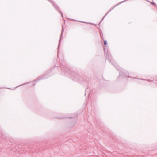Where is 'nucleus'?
<instances>
[{
	"label": "nucleus",
	"instance_id": "9d476101",
	"mask_svg": "<svg viewBox=\"0 0 157 157\" xmlns=\"http://www.w3.org/2000/svg\"><path fill=\"white\" fill-rule=\"evenodd\" d=\"M151 4H152V5H156V4L155 3L153 2H152V3H151Z\"/></svg>",
	"mask_w": 157,
	"mask_h": 157
},
{
	"label": "nucleus",
	"instance_id": "20e7f679",
	"mask_svg": "<svg viewBox=\"0 0 157 157\" xmlns=\"http://www.w3.org/2000/svg\"><path fill=\"white\" fill-rule=\"evenodd\" d=\"M63 25L62 26V32L61 33V35H60V40H59V44H58V52H59V48H60V45L61 44V38H62V36L63 35V32H64V30L63 29Z\"/></svg>",
	"mask_w": 157,
	"mask_h": 157
},
{
	"label": "nucleus",
	"instance_id": "0eeeda50",
	"mask_svg": "<svg viewBox=\"0 0 157 157\" xmlns=\"http://www.w3.org/2000/svg\"><path fill=\"white\" fill-rule=\"evenodd\" d=\"M45 76V75L44 74L43 75V76L41 77H39L38 78H37V79L36 80H40L41 79H44L45 78L44 77V76Z\"/></svg>",
	"mask_w": 157,
	"mask_h": 157
},
{
	"label": "nucleus",
	"instance_id": "f3484780",
	"mask_svg": "<svg viewBox=\"0 0 157 157\" xmlns=\"http://www.w3.org/2000/svg\"><path fill=\"white\" fill-rule=\"evenodd\" d=\"M82 22H83V23H85L84 22H83V21H82Z\"/></svg>",
	"mask_w": 157,
	"mask_h": 157
},
{
	"label": "nucleus",
	"instance_id": "f03ea898",
	"mask_svg": "<svg viewBox=\"0 0 157 157\" xmlns=\"http://www.w3.org/2000/svg\"><path fill=\"white\" fill-rule=\"evenodd\" d=\"M104 50L105 52V55L106 56V58L107 59H108V61L113 65L114 66H115V63H113V60L112 59V57L110 54L108 52H106L105 50V48H104Z\"/></svg>",
	"mask_w": 157,
	"mask_h": 157
},
{
	"label": "nucleus",
	"instance_id": "6e6552de",
	"mask_svg": "<svg viewBox=\"0 0 157 157\" xmlns=\"http://www.w3.org/2000/svg\"><path fill=\"white\" fill-rule=\"evenodd\" d=\"M74 119L75 120V123H74V124H76V123H77V115H76V117L75 118H74Z\"/></svg>",
	"mask_w": 157,
	"mask_h": 157
},
{
	"label": "nucleus",
	"instance_id": "9b49d317",
	"mask_svg": "<svg viewBox=\"0 0 157 157\" xmlns=\"http://www.w3.org/2000/svg\"><path fill=\"white\" fill-rule=\"evenodd\" d=\"M73 118V117H68V118Z\"/></svg>",
	"mask_w": 157,
	"mask_h": 157
},
{
	"label": "nucleus",
	"instance_id": "ddd939ff",
	"mask_svg": "<svg viewBox=\"0 0 157 157\" xmlns=\"http://www.w3.org/2000/svg\"><path fill=\"white\" fill-rule=\"evenodd\" d=\"M88 23V24H91V23Z\"/></svg>",
	"mask_w": 157,
	"mask_h": 157
},
{
	"label": "nucleus",
	"instance_id": "4468645a",
	"mask_svg": "<svg viewBox=\"0 0 157 157\" xmlns=\"http://www.w3.org/2000/svg\"><path fill=\"white\" fill-rule=\"evenodd\" d=\"M87 89H86V90L85 92H86V91H87Z\"/></svg>",
	"mask_w": 157,
	"mask_h": 157
},
{
	"label": "nucleus",
	"instance_id": "dca6fc26",
	"mask_svg": "<svg viewBox=\"0 0 157 157\" xmlns=\"http://www.w3.org/2000/svg\"><path fill=\"white\" fill-rule=\"evenodd\" d=\"M86 93H85V96H86Z\"/></svg>",
	"mask_w": 157,
	"mask_h": 157
},
{
	"label": "nucleus",
	"instance_id": "423d86ee",
	"mask_svg": "<svg viewBox=\"0 0 157 157\" xmlns=\"http://www.w3.org/2000/svg\"><path fill=\"white\" fill-rule=\"evenodd\" d=\"M121 76H123L124 77H127V75H125L124 74V73L123 72H119V76H118V78H119Z\"/></svg>",
	"mask_w": 157,
	"mask_h": 157
},
{
	"label": "nucleus",
	"instance_id": "f8f14e48",
	"mask_svg": "<svg viewBox=\"0 0 157 157\" xmlns=\"http://www.w3.org/2000/svg\"><path fill=\"white\" fill-rule=\"evenodd\" d=\"M102 38H103V36H101V39H102Z\"/></svg>",
	"mask_w": 157,
	"mask_h": 157
},
{
	"label": "nucleus",
	"instance_id": "1a4fd4ad",
	"mask_svg": "<svg viewBox=\"0 0 157 157\" xmlns=\"http://www.w3.org/2000/svg\"><path fill=\"white\" fill-rule=\"evenodd\" d=\"M104 44L105 45H106L107 44V41L105 40H104Z\"/></svg>",
	"mask_w": 157,
	"mask_h": 157
},
{
	"label": "nucleus",
	"instance_id": "f257e3e1",
	"mask_svg": "<svg viewBox=\"0 0 157 157\" xmlns=\"http://www.w3.org/2000/svg\"><path fill=\"white\" fill-rule=\"evenodd\" d=\"M67 73H68L69 74L72 76V79L73 80L79 82V80L81 78L80 75L77 73H75L73 71H71L69 69H68L67 71H66Z\"/></svg>",
	"mask_w": 157,
	"mask_h": 157
},
{
	"label": "nucleus",
	"instance_id": "7ed1b4c3",
	"mask_svg": "<svg viewBox=\"0 0 157 157\" xmlns=\"http://www.w3.org/2000/svg\"><path fill=\"white\" fill-rule=\"evenodd\" d=\"M52 4L53 6L56 9L59 11L60 13L61 14L62 17H63V14L62 12L60 11L59 10V9L58 6L57 5H55L54 4V2L52 0H48Z\"/></svg>",
	"mask_w": 157,
	"mask_h": 157
},
{
	"label": "nucleus",
	"instance_id": "39448f33",
	"mask_svg": "<svg viewBox=\"0 0 157 157\" xmlns=\"http://www.w3.org/2000/svg\"><path fill=\"white\" fill-rule=\"evenodd\" d=\"M120 3L116 5L114 7H113L112 9H111L109 12H108L106 13V14H105V15L103 17V18H102V19L101 20V22L103 20V19L105 17V16L113 9H114L116 6H117L119 5V4H120V3Z\"/></svg>",
	"mask_w": 157,
	"mask_h": 157
},
{
	"label": "nucleus",
	"instance_id": "2eb2a0df",
	"mask_svg": "<svg viewBox=\"0 0 157 157\" xmlns=\"http://www.w3.org/2000/svg\"><path fill=\"white\" fill-rule=\"evenodd\" d=\"M124 2V1H122L121 3L123 2Z\"/></svg>",
	"mask_w": 157,
	"mask_h": 157
}]
</instances>
